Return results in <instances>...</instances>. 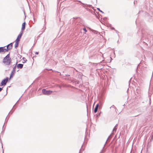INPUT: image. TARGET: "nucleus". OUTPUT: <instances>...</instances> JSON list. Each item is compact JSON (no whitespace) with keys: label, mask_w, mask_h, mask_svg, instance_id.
Here are the masks:
<instances>
[{"label":"nucleus","mask_w":153,"mask_h":153,"mask_svg":"<svg viewBox=\"0 0 153 153\" xmlns=\"http://www.w3.org/2000/svg\"><path fill=\"white\" fill-rule=\"evenodd\" d=\"M3 62L6 65H9L11 62V58L10 57V53L3 59Z\"/></svg>","instance_id":"f257e3e1"},{"label":"nucleus","mask_w":153,"mask_h":153,"mask_svg":"<svg viewBox=\"0 0 153 153\" xmlns=\"http://www.w3.org/2000/svg\"><path fill=\"white\" fill-rule=\"evenodd\" d=\"M42 92L44 94L48 95L51 94L52 91L50 90H46L45 89H43L42 91Z\"/></svg>","instance_id":"f03ea898"},{"label":"nucleus","mask_w":153,"mask_h":153,"mask_svg":"<svg viewBox=\"0 0 153 153\" xmlns=\"http://www.w3.org/2000/svg\"><path fill=\"white\" fill-rule=\"evenodd\" d=\"M17 62H16V65H15V66L13 68V70H12V71L11 72V74H10V78H11V77H13V75L15 73V72H16V70H15V69H16V65L17 64Z\"/></svg>","instance_id":"7ed1b4c3"},{"label":"nucleus","mask_w":153,"mask_h":153,"mask_svg":"<svg viewBox=\"0 0 153 153\" xmlns=\"http://www.w3.org/2000/svg\"><path fill=\"white\" fill-rule=\"evenodd\" d=\"M22 33H23V31H21L20 33L18 36L17 39L15 40V41L17 42H19L20 41V39L21 38V36H22Z\"/></svg>","instance_id":"20e7f679"},{"label":"nucleus","mask_w":153,"mask_h":153,"mask_svg":"<svg viewBox=\"0 0 153 153\" xmlns=\"http://www.w3.org/2000/svg\"><path fill=\"white\" fill-rule=\"evenodd\" d=\"M8 80V78L7 77L6 79H5L3 80H2L1 83V85H5L6 84Z\"/></svg>","instance_id":"39448f33"},{"label":"nucleus","mask_w":153,"mask_h":153,"mask_svg":"<svg viewBox=\"0 0 153 153\" xmlns=\"http://www.w3.org/2000/svg\"><path fill=\"white\" fill-rule=\"evenodd\" d=\"M99 105L98 104L96 105V107H95L94 109V112L96 113L98 110V109L99 107Z\"/></svg>","instance_id":"423d86ee"},{"label":"nucleus","mask_w":153,"mask_h":153,"mask_svg":"<svg viewBox=\"0 0 153 153\" xmlns=\"http://www.w3.org/2000/svg\"><path fill=\"white\" fill-rule=\"evenodd\" d=\"M25 22L22 25V27L21 28V30L22 31V30H24L25 28Z\"/></svg>","instance_id":"0eeeda50"},{"label":"nucleus","mask_w":153,"mask_h":153,"mask_svg":"<svg viewBox=\"0 0 153 153\" xmlns=\"http://www.w3.org/2000/svg\"><path fill=\"white\" fill-rule=\"evenodd\" d=\"M117 128L116 127H114V128L112 132V133L111 134H114V133L116 132Z\"/></svg>","instance_id":"6e6552de"},{"label":"nucleus","mask_w":153,"mask_h":153,"mask_svg":"<svg viewBox=\"0 0 153 153\" xmlns=\"http://www.w3.org/2000/svg\"><path fill=\"white\" fill-rule=\"evenodd\" d=\"M82 4L85 5V6H83L84 7H91V5H88L86 4H85L84 3H82Z\"/></svg>","instance_id":"1a4fd4ad"},{"label":"nucleus","mask_w":153,"mask_h":153,"mask_svg":"<svg viewBox=\"0 0 153 153\" xmlns=\"http://www.w3.org/2000/svg\"><path fill=\"white\" fill-rule=\"evenodd\" d=\"M7 51V49L5 48H4V47H2L1 49V52H5Z\"/></svg>","instance_id":"9d476101"},{"label":"nucleus","mask_w":153,"mask_h":153,"mask_svg":"<svg viewBox=\"0 0 153 153\" xmlns=\"http://www.w3.org/2000/svg\"><path fill=\"white\" fill-rule=\"evenodd\" d=\"M23 65L21 64H19L17 65V67L18 68H23Z\"/></svg>","instance_id":"9b49d317"},{"label":"nucleus","mask_w":153,"mask_h":153,"mask_svg":"<svg viewBox=\"0 0 153 153\" xmlns=\"http://www.w3.org/2000/svg\"><path fill=\"white\" fill-rule=\"evenodd\" d=\"M15 48H16L17 47H18V44H19V42H17L15 41Z\"/></svg>","instance_id":"f8f14e48"},{"label":"nucleus","mask_w":153,"mask_h":153,"mask_svg":"<svg viewBox=\"0 0 153 153\" xmlns=\"http://www.w3.org/2000/svg\"><path fill=\"white\" fill-rule=\"evenodd\" d=\"M13 47V44L12 45H10V46L9 47V48H8L7 49V51H8V50H10Z\"/></svg>","instance_id":"ddd939ff"},{"label":"nucleus","mask_w":153,"mask_h":153,"mask_svg":"<svg viewBox=\"0 0 153 153\" xmlns=\"http://www.w3.org/2000/svg\"><path fill=\"white\" fill-rule=\"evenodd\" d=\"M23 61H24L23 62V63L26 62L27 61V60L24 57L23 58Z\"/></svg>","instance_id":"4468645a"},{"label":"nucleus","mask_w":153,"mask_h":153,"mask_svg":"<svg viewBox=\"0 0 153 153\" xmlns=\"http://www.w3.org/2000/svg\"><path fill=\"white\" fill-rule=\"evenodd\" d=\"M12 45V43H10V44H9V45H7V48L6 49H8V48H9V46H10V45Z\"/></svg>","instance_id":"2eb2a0df"},{"label":"nucleus","mask_w":153,"mask_h":153,"mask_svg":"<svg viewBox=\"0 0 153 153\" xmlns=\"http://www.w3.org/2000/svg\"><path fill=\"white\" fill-rule=\"evenodd\" d=\"M97 10H99L100 12L102 13H104V12L102 11V10H100V8H97Z\"/></svg>","instance_id":"dca6fc26"},{"label":"nucleus","mask_w":153,"mask_h":153,"mask_svg":"<svg viewBox=\"0 0 153 153\" xmlns=\"http://www.w3.org/2000/svg\"><path fill=\"white\" fill-rule=\"evenodd\" d=\"M136 110L137 111H140V112L141 113V110L140 109V108H137L136 109Z\"/></svg>","instance_id":"f3484780"},{"label":"nucleus","mask_w":153,"mask_h":153,"mask_svg":"<svg viewBox=\"0 0 153 153\" xmlns=\"http://www.w3.org/2000/svg\"><path fill=\"white\" fill-rule=\"evenodd\" d=\"M83 30L85 32H86L87 30L85 28H83Z\"/></svg>","instance_id":"a211bd4d"},{"label":"nucleus","mask_w":153,"mask_h":153,"mask_svg":"<svg viewBox=\"0 0 153 153\" xmlns=\"http://www.w3.org/2000/svg\"><path fill=\"white\" fill-rule=\"evenodd\" d=\"M115 108V106H114V105H113L111 107H110V108Z\"/></svg>","instance_id":"6ab92c4d"},{"label":"nucleus","mask_w":153,"mask_h":153,"mask_svg":"<svg viewBox=\"0 0 153 153\" xmlns=\"http://www.w3.org/2000/svg\"><path fill=\"white\" fill-rule=\"evenodd\" d=\"M111 136V135H110L108 137V138L107 139V141H106V142H107V140H108V138H109Z\"/></svg>","instance_id":"aec40b11"},{"label":"nucleus","mask_w":153,"mask_h":153,"mask_svg":"<svg viewBox=\"0 0 153 153\" xmlns=\"http://www.w3.org/2000/svg\"><path fill=\"white\" fill-rule=\"evenodd\" d=\"M2 89V88H0V91H1Z\"/></svg>","instance_id":"412c9836"},{"label":"nucleus","mask_w":153,"mask_h":153,"mask_svg":"<svg viewBox=\"0 0 153 153\" xmlns=\"http://www.w3.org/2000/svg\"><path fill=\"white\" fill-rule=\"evenodd\" d=\"M39 54V52H36L35 53L36 54Z\"/></svg>","instance_id":"4be33fe9"},{"label":"nucleus","mask_w":153,"mask_h":153,"mask_svg":"<svg viewBox=\"0 0 153 153\" xmlns=\"http://www.w3.org/2000/svg\"><path fill=\"white\" fill-rule=\"evenodd\" d=\"M1 48H2V47H0V52H1Z\"/></svg>","instance_id":"5701e85b"},{"label":"nucleus","mask_w":153,"mask_h":153,"mask_svg":"<svg viewBox=\"0 0 153 153\" xmlns=\"http://www.w3.org/2000/svg\"><path fill=\"white\" fill-rule=\"evenodd\" d=\"M118 126V124H117L116 126H114V127H117V126Z\"/></svg>","instance_id":"b1692460"},{"label":"nucleus","mask_w":153,"mask_h":153,"mask_svg":"<svg viewBox=\"0 0 153 153\" xmlns=\"http://www.w3.org/2000/svg\"><path fill=\"white\" fill-rule=\"evenodd\" d=\"M152 139H153V136L152 137V138H151L150 140H152Z\"/></svg>","instance_id":"393cba45"},{"label":"nucleus","mask_w":153,"mask_h":153,"mask_svg":"<svg viewBox=\"0 0 153 153\" xmlns=\"http://www.w3.org/2000/svg\"><path fill=\"white\" fill-rule=\"evenodd\" d=\"M152 139H153V136L152 137V138H151L150 140H152Z\"/></svg>","instance_id":"a878e982"},{"label":"nucleus","mask_w":153,"mask_h":153,"mask_svg":"<svg viewBox=\"0 0 153 153\" xmlns=\"http://www.w3.org/2000/svg\"><path fill=\"white\" fill-rule=\"evenodd\" d=\"M100 115V113L99 114V115H98V116H99V115Z\"/></svg>","instance_id":"bb28decb"},{"label":"nucleus","mask_w":153,"mask_h":153,"mask_svg":"<svg viewBox=\"0 0 153 153\" xmlns=\"http://www.w3.org/2000/svg\"><path fill=\"white\" fill-rule=\"evenodd\" d=\"M112 29H114V28H112Z\"/></svg>","instance_id":"cd10ccee"},{"label":"nucleus","mask_w":153,"mask_h":153,"mask_svg":"<svg viewBox=\"0 0 153 153\" xmlns=\"http://www.w3.org/2000/svg\"><path fill=\"white\" fill-rule=\"evenodd\" d=\"M3 153H4V152H3Z\"/></svg>","instance_id":"c85d7f7f"}]
</instances>
